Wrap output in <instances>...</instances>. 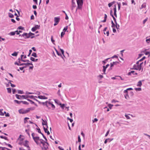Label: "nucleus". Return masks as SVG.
<instances>
[{"mask_svg":"<svg viewBox=\"0 0 150 150\" xmlns=\"http://www.w3.org/2000/svg\"><path fill=\"white\" fill-rule=\"evenodd\" d=\"M28 110L27 109L26 110H24L23 108L20 109L18 110V112L20 114H25L28 113Z\"/></svg>","mask_w":150,"mask_h":150,"instance_id":"obj_1","label":"nucleus"},{"mask_svg":"<svg viewBox=\"0 0 150 150\" xmlns=\"http://www.w3.org/2000/svg\"><path fill=\"white\" fill-rule=\"evenodd\" d=\"M40 27V25H35V26L33 27L31 29V30L33 32H35L37 29H39Z\"/></svg>","mask_w":150,"mask_h":150,"instance_id":"obj_2","label":"nucleus"},{"mask_svg":"<svg viewBox=\"0 0 150 150\" xmlns=\"http://www.w3.org/2000/svg\"><path fill=\"white\" fill-rule=\"evenodd\" d=\"M21 37H23L25 39L29 38H30L29 34L26 33H24L21 35Z\"/></svg>","mask_w":150,"mask_h":150,"instance_id":"obj_3","label":"nucleus"},{"mask_svg":"<svg viewBox=\"0 0 150 150\" xmlns=\"http://www.w3.org/2000/svg\"><path fill=\"white\" fill-rule=\"evenodd\" d=\"M117 77H118L119 78H120V79L122 80H124V79H123L122 77H121L120 76H115V77H113L111 78L112 79L114 80V79H117L119 80V78H117Z\"/></svg>","mask_w":150,"mask_h":150,"instance_id":"obj_4","label":"nucleus"},{"mask_svg":"<svg viewBox=\"0 0 150 150\" xmlns=\"http://www.w3.org/2000/svg\"><path fill=\"white\" fill-rule=\"evenodd\" d=\"M137 73L135 72V71H131L130 72H129L127 74V75L128 76H131L132 74L134 75H137Z\"/></svg>","mask_w":150,"mask_h":150,"instance_id":"obj_5","label":"nucleus"},{"mask_svg":"<svg viewBox=\"0 0 150 150\" xmlns=\"http://www.w3.org/2000/svg\"><path fill=\"white\" fill-rule=\"evenodd\" d=\"M29 142L27 140H25V143H22V145H23L24 146L26 147L27 148H29V146L28 145V143Z\"/></svg>","mask_w":150,"mask_h":150,"instance_id":"obj_6","label":"nucleus"},{"mask_svg":"<svg viewBox=\"0 0 150 150\" xmlns=\"http://www.w3.org/2000/svg\"><path fill=\"white\" fill-rule=\"evenodd\" d=\"M14 64L17 65L18 66H23L25 65L27 66V63H22L21 64H19L17 62H16L14 63Z\"/></svg>","mask_w":150,"mask_h":150,"instance_id":"obj_7","label":"nucleus"},{"mask_svg":"<svg viewBox=\"0 0 150 150\" xmlns=\"http://www.w3.org/2000/svg\"><path fill=\"white\" fill-rule=\"evenodd\" d=\"M51 104V102H49L48 101H46V106L48 109H50V106Z\"/></svg>","mask_w":150,"mask_h":150,"instance_id":"obj_8","label":"nucleus"},{"mask_svg":"<svg viewBox=\"0 0 150 150\" xmlns=\"http://www.w3.org/2000/svg\"><path fill=\"white\" fill-rule=\"evenodd\" d=\"M139 65H137L136 64H134L133 67H135V68H134V70H138L139 71H140L141 70V69L140 67H139Z\"/></svg>","mask_w":150,"mask_h":150,"instance_id":"obj_9","label":"nucleus"},{"mask_svg":"<svg viewBox=\"0 0 150 150\" xmlns=\"http://www.w3.org/2000/svg\"><path fill=\"white\" fill-rule=\"evenodd\" d=\"M38 98L41 99H47L48 98L47 97H45V96L41 95L38 96Z\"/></svg>","mask_w":150,"mask_h":150,"instance_id":"obj_10","label":"nucleus"},{"mask_svg":"<svg viewBox=\"0 0 150 150\" xmlns=\"http://www.w3.org/2000/svg\"><path fill=\"white\" fill-rule=\"evenodd\" d=\"M113 139V138L110 139V138H108L106 139L104 142V143L105 144H106L108 142H110L112 141Z\"/></svg>","mask_w":150,"mask_h":150,"instance_id":"obj_11","label":"nucleus"},{"mask_svg":"<svg viewBox=\"0 0 150 150\" xmlns=\"http://www.w3.org/2000/svg\"><path fill=\"white\" fill-rule=\"evenodd\" d=\"M60 18L59 17H55L54 18V21L56 23H59L60 20Z\"/></svg>","mask_w":150,"mask_h":150,"instance_id":"obj_12","label":"nucleus"},{"mask_svg":"<svg viewBox=\"0 0 150 150\" xmlns=\"http://www.w3.org/2000/svg\"><path fill=\"white\" fill-rule=\"evenodd\" d=\"M144 80H140L138 81V82L137 84V86L138 87H141V86L142 83V81H144Z\"/></svg>","mask_w":150,"mask_h":150,"instance_id":"obj_13","label":"nucleus"},{"mask_svg":"<svg viewBox=\"0 0 150 150\" xmlns=\"http://www.w3.org/2000/svg\"><path fill=\"white\" fill-rule=\"evenodd\" d=\"M34 141H43L42 139H40V137H34V139H33Z\"/></svg>","mask_w":150,"mask_h":150,"instance_id":"obj_14","label":"nucleus"},{"mask_svg":"<svg viewBox=\"0 0 150 150\" xmlns=\"http://www.w3.org/2000/svg\"><path fill=\"white\" fill-rule=\"evenodd\" d=\"M72 5L71 8V10H73L74 9V8L76 7L75 3L74 1V0H72Z\"/></svg>","mask_w":150,"mask_h":150,"instance_id":"obj_15","label":"nucleus"},{"mask_svg":"<svg viewBox=\"0 0 150 150\" xmlns=\"http://www.w3.org/2000/svg\"><path fill=\"white\" fill-rule=\"evenodd\" d=\"M29 34V35L30 36V38H31L32 39L35 37V36H32V35H35V34L33 33H32L30 32H29V33H28Z\"/></svg>","mask_w":150,"mask_h":150,"instance_id":"obj_16","label":"nucleus"},{"mask_svg":"<svg viewBox=\"0 0 150 150\" xmlns=\"http://www.w3.org/2000/svg\"><path fill=\"white\" fill-rule=\"evenodd\" d=\"M15 96L18 99H22V97H21V96L20 95L16 94L15 95Z\"/></svg>","mask_w":150,"mask_h":150,"instance_id":"obj_17","label":"nucleus"},{"mask_svg":"<svg viewBox=\"0 0 150 150\" xmlns=\"http://www.w3.org/2000/svg\"><path fill=\"white\" fill-rule=\"evenodd\" d=\"M115 2H116L115 1H113L111 3H109L108 4V7H110L112 5L115 3Z\"/></svg>","mask_w":150,"mask_h":150,"instance_id":"obj_18","label":"nucleus"},{"mask_svg":"<svg viewBox=\"0 0 150 150\" xmlns=\"http://www.w3.org/2000/svg\"><path fill=\"white\" fill-rule=\"evenodd\" d=\"M66 104H62L61 103H59V105H60V107L63 109H64L65 105H66Z\"/></svg>","mask_w":150,"mask_h":150,"instance_id":"obj_19","label":"nucleus"},{"mask_svg":"<svg viewBox=\"0 0 150 150\" xmlns=\"http://www.w3.org/2000/svg\"><path fill=\"white\" fill-rule=\"evenodd\" d=\"M16 11L17 12L18 14L15 13L14 14V15L16 16V17H19L20 16V12L17 9H16Z\"/></svg>","mask_w":150,"mask_h":150,"instance_id":"obj_20","label":"nucleus"},{"mask_svg":"<svg viewBox=\"0 0 150 150\" xmlns=\"http://www.w3.org/2000/svg\"><path fill=\"white\" fill-rule=\"evenodd\" d=\"M42 125H43V126L44 125H45L47 124V122L46 121H44L42 119Z\"/></svg>","mask_w":150,"mask_h":150,"instance_id":"obj_21","label":"nucleus"},{"mask_svg":"<svg viewBox=\"0 0 150 150\" xmlns=\"http://www.w3.org/2000/svg\"><path fill=\"white\" fill-rule=\"evenodd\" d=\"M18 52H14L11 55L13 56L16 57L18 54Z\"/></svg>","mask_w":150,"mask_h":150,"instance_id":"obj_22","label":"nucleus"},{"mask_svg":"<svg viewBox=\"0 0 150 150\" xmlns=\"http://www.w3.org/2000/svg\"><path fill=\"white\" fill-rule=\"evenodd\" d=\"M8 16L10 18H13L14 17V16L13 14L10 13H8Z\"/></svg>","mask_w":150,"mask_h":150,"instance_id":"obj_23","label":"nucleus"},{"mask_svg":"<svg viewBox=\"0 0 150 150\" xmlns=\"http://www.w3.org/2000/svg\"><path fill=\"white\" fill-rule=\"evenodd\" d=\"M103 74H106L105 71H106V70L107 68L105 67V66H103Z\"/></svg>","mask_w":150,"mask_h":150,"instance_id":"obj_24","label":"nucleus"},{"mask_svg":"<svg viewBox=\"0 0 150 150\" xmlns=\"http://www.w3.org/2000/svg\"><path fill=\"white\" fill-rule=\"evenodd\" d=\"M110 59V58H107L105 59L104 60L102 61V63L104 65H105L106 63V62L108 61V60Z\"/></svg>","mask_w":150,"mask_h":150,"instance_id":"obj_25","label":"nucleus"},{"mask_svg":"<svg viewBox=\"0 0 150 150\" xmlns=\"http://www.w3.org/2000/svg\"><path fill=\"white\" fill-rule=\"evenodd\" d=\"M29 119V117H25L24 119V123L25 124V123H26V122H28V121L27 120H28Z\"/></svg>","mask_w":150,"mask_h":150,"instance_id":"obj_26","label":"nucleus"},{"mask_svg":"<svg viewBox=\"0 0 150 150\" xmlns=\"http://www.w3.org/2000/svg\"><path fill=\"white\" fill-rule=\"evenodd\" d=\"M14 102L15 103L19 104H20L21 103H22V102H21L22 101H18L17 100H14Z\"/></svg>","mask_w":150,"mask_h":150,"instance_id":"obj_27","label":"nucleus"},{"mask_svg":"<svg viewBox=\"0 0 150 150\" xmlns=\"http://www.w3.org/2000/svg\"><path fill=\"white\" fill-rule=\"evenodd\" d=\"M31 56L35 57H38L37 54L35 52H33Z\"/></svg>","mask_w":150,"mask_h":150,"instance_id":"obj_28","label":"nucleus"},{"mask_svg":"<svg viewBox=\"0 0 150 150\" xmlns=\"http://www.w3.org/2000/svg\"><path fill=\"white\" fill-rule=\"evenodd\" d=\"M6 145L8 146L11 148H13V146L11 145V144H7L6 142H4V143Z\"/></svg>","mask_w":150,"mask_h":150,"instance_id":"obj_29","label":"nucleus"},{"mask_svg":"<svg viewBox=\"0 0 150 150\" xmlns=\"http://www.w3.org/2000/svg\"><path fill=\"white\" fill-rule=\"evenodd\" d=\"M0 137L1 139H3L5 140H8V139L7 138V137H6L3 136H0Z\"/></svg>","mask_w":150,"mask_h":150,"instance_id":"obj_30","label":"nucleus"},{"mask_svg":"<svg viewBox=\"0 0 150 150\" xmlns=\"http://www.w3.org/2000/svg\"><path fill=\"white\" fill-rule=\"evenodd\" d=\"M8 34L11 36H13L15 35V33L14 31H13L11 32Z\"/></svg>","mask_w":150,"mask_h":150,"instance_id":"obj_31","label":"nucleus"},{"mask_svg":"<svg viewBox=\"0 0 150 150\" xmlns=\"http://www.w3.org/2000/svg\"><path fill=\"white\" fill-rule=\"evenodd\" d=\"M35 109V108L34 107H32L27 108L29 112L30 110H33Z\"/></svg>","mask_w":150,"mask_h":150,"instance_id":"obj_32","label":"nucleus"},{"mask_svg":"<svg viewBox=\"0 0 150 150\" xmlns=\"http://www.w3.org/2000/svg\"><path fill=\"white\" fill-rule=\"evenodd\" d=\"M114 10V14L115 17H117V15L116 13L117 10L116 9H115V8H113Z\"/></svg>","mask_w":150,"mask_h":150,"instance_id":"obj_33","label":"nucleus"},{"mask_svg":"<svg viewBox=\"0 0 150 150\" xmlns=\"http://www.w3.org/2000/svg\"><path fill=\"white\" fill-rule=\"evenodd\" d=\"M28 95H22L21 96V97H22V99H27L28 98Z\"/></svg>","mask_w":150,"mask_h":150,"instance_id":"obj_34","label":"nucleus"},{"mask_svg":"<svg viewBox=\"0 0 150 150\" xmlns=\"http://www.w3.org/2000/svg\"><path fill=\"white\" fill-rule=\"evenodd\" d=\"M17 30H24V28L21 26H20L17 28Z\"/></svg>","mask_w":150,"mask_h":150,"instance_id":"obj_35","label":"nucleus"},{"mask_svg":"<svg viewBox=\"0 0 150 150\" xmlns=\"http://www.w3.org/2000/svg\"><path fill=\"white\" fill-rule=\"evenodd\" d=\"M67 29H68V26H67L64 28V29L63 30L62 32H64L65 33V32L67 31Z\"/></svg>","mask_w":150,"mask_h":150,"instance_id":"obj_36","label":"nucleus"},{"mask_svg":"<svg viewBox=\"0 0 150 150\" xmlns=\"http://www.w3.org/2000/svg\"><path fill=\"white\" fill-rule=\"evenodd\" d=\"M117 4H118V10H119L120 8V7H121V3L120 2H117Z\"/></svg>","mask_w":150,"mask_h":150,"instance_id":"obj_37","label":"nucleus"},{"mask_svg":"<svg viewBox=\"0 0 150 150\" xmlns=\"http://www.w3.org/2000/svg\"><path fill=\"white\" fill-rule=\"evenodd\" d=\"M50 105L51 106V107L52 108V110H54L55 108V106L51 102Z\"/></svg>","mask_w":150,"mask_h":150,"instance_id":"obj_38","label":"nucleus"},{"mask_svg":"<svg viewBox=\"0 0 150 150\" xmlns=\"http://www.w3.org/2000/svg\"><path fill=\"white\" fill-rule=\"evenodd\" d=\"M7 90L8 93H10L11 92V90L10 88H7Z\"/></svg>","mask_w":150,"mask_h":150,"instance_id":"obj_39","label":"nucleus"},{"mask_svg":"<svg viewBox=\"0 0 150 150\" xmlns=\"http://www.w3.org/2000/svg\"><path fill=\"white\" fill-rule=\"evenodd\" d=\"M55 50L58 56H62V54H61V53L59 52L57 50H56L55 48Z\"/></svg>","mask_w":150,"mask_h":150,"instance_id":"obj_40","label":"nucleus"},{"mask_svg":"<svg viewBox=\"0 0 150 150\" xmlns=\"http://www.w3.org/2000/svg\"><path fill=\"white\" fill-rule=\"evenodd\" d=\"M111 23L112 24L111 27L112 28H114L115 27L116 25H115V24L113 23V21L112 20L111 21Z\"/></svg>","mask_w":150,"mask_h":150,"instance_id":"obj_41","label":"nucleus"},{"mask_svg":"<svg viewBox=\"0 0 150 150\" xmlns=\"http://www.w3.org/2000/svg\"><path fill=\"white\" fill-rule=\"evenodd\" d=\"M18 93L19 94H22L24 93V92L23 91H21V90H18Z\"/></svg>","mask_w":150,"mask_h":150,"instance_id":"obj_42","label":"nucleus"},{"mask_svg":"<svg viewBox=\"0 0 150 150\" xmlns=\"http://www.w3.org/2000/svg\"><path fill=\"white\" fill-rule=\"evenodd\" d=\"M125 98L127 99H128L129 98V96L128 95V93L125 94Z\"/></svg>","mask_w":150,"mask_h":150,"instance_id":"obj_43","label":"nucleus"},{"mask_svg":"<svg viewBox=\"0 0 150 150\" xmlns=\"http://www.w3.org/2000/svg\"><path fill=\"white\" fill-rule=\"evenodd\" d=\"M145 54L146 55H149L148 57H149L150 56V52L149 51L145 52Z\"/></svg>","mask_w":150,"mask_h":150,"instance_id":"obj_44","label":"nucleus"},{"mask_svg":"<svg viewBox=\"0 0 150 150\" xmlns=\"http://www.w3.org/2000/svg\"><path fill=\"white\" fill-rule=\"evenodd\" d=\"M28 98H29L30 99H34V96H29L28 95Z\"/></svg>","mask_w":150,"mask_h":150,"instance_id":"obj_45","label":"nucleus"},{"mask_svg":"<svg viewBox=\"0 0 150 150\" xmlns=\"http://www.w3.org/2000/svg\"><path fill=\"white\" fill-rule=\"evenodd\" d=\"M148 37L146 38V42L147 43H149L150 42V38H147Z\"/></svg>","mask_w":150,"mask_h":150,"instance_id":"obj_46","label":"nucleus"},{"mask_svg":"<svg viewBox=\"0 0 150 150\" xmlns=\"http://www.w3.org/2000/svg\"><path fill=\"white\" fill-rule=\"evenodd\" d=\"M65 34V33L64 32H62L61 34V38H62L63 37L64 34Z\"/></svg>","mask_w":150,"mask_h":150,"instance_id":"obj_47","label":"nucleus"},{"mask_svg":"<svg viewBox=\"0 0 150 150\" xmlns=\"http://www.w3.org/2000/svg\"><path fill=\"white\" fill-rule=\"evenodd\" d=\"M54 101L58 105H59V103H60L59 101V100L56 99H54Z\"/></svg>","mask_w":150,"mask_h":150,"instance_id":"obj_48","label":"nucleus"},{"mask_svg":"<svg viewBox=\"0 0 150 150\" xmlns=\"http://www.w3.org/2000/svg\"><path fill=\"white\" fill-rule=\"evenodd\" d=\"M22 103L24 104H25L27 105H28L29 103L28 102L26 101H22Z\"/></svg>","mask_w":150,"mask_h":150,"instance_id":"obj_49","label":"nucleus"},{"mask_svg":"<svg viewBox=\"0 0 150 150\" xmlns=\"http://www.w3.org/2000/svg\"><path fill=\"white\" fill-rule=\"evenodd\" d=\"M146 6V5L145 3H144L141 6V8H145Z\"/></svg>","mask_w":150,"mask_h":150,"instance_id":"obj_50","label":"nucleus"},{"mask_svg":"<svg viewBox=\"0 0 150 150\" xmlns=\"http://www.w3.org/2000/svg\"><path fill=\"white\" fill-rule=\"evenodd\" d=\"M61 51V52H62V55H63V56L64 57V50L62 49H61V48H60L59 49Z\"/></svg>","mask_w":150,"mask_h":150,"instance_id":"obj_51","label":"nucleus"},{"mask_svg":"<svg viewBox=\"0 0 150 150\" xmlns=\"http://www.w3.org/2000/svg\"><path fill=\"white\" fill-rule=\"evenodd\" d=\"M134 89L136 91H140L142 90V89L141 88H135Z\"/></svg>","mask_w":150,"mask_h":150,"instance_id":"obj_52","label":"nucleus"},{"mask_svg":"<svg viewBox=\"0 0 150 150\" xmlns=\"http://www.w3.org/2000/svg\"><path fill=\"white\" fill-rule=\"evenodd\" d=\"M108 107H109L110 109H111L112 108V107L113 106V105L111 104H109L108 105Z\"/></svg>","mask_w":150,"mask_h":150,"instance_id":"obj_53","label":"nucleus"},{"mask_svg":"<svg viewBox=\"0 0 150 150\" xmlns=\"http://www.w3.org/2000/svg\"><path fill=\"white\" fill-rule=\"evenodd\" d=\"M78 142H79V144L81 142V139L80 137V136L79 135L78 136Z\"/></svg>","mask_w":150,"mask_h":150,"instance_id":"obj_54","label":"nucleus"},{"mask_svg":"<svg viewBox=\"0 0 150 150\" xmlns=\"http://www.w3.org/2000/svg\"><path fill=\"white\" fill-rule=\"evenodd\" d=\"M51 41L52 42V43L53 44H54V42H55V41L53 39V37L52 36L51 37Z\"/></svg>","mask_w":150,"mask_h":150,"instance_id":"obj_55","label":"nucleus"},{"mask_svg":"<svg viewBox=\"0 0 150 150\" xmlns=\"http://www.w3.org/2000/svg\"><path fill=\"white\" fill-rule=\"evenodd\" d=\"M26 67V66H23L21 67H19V69L21 70H23V69L24 68H25Z\"/></svg>","mask_w":150,"mask_h":150,"instance_id":"obj_56","label":"nucleus"},{"mask_svg":"<svg viewBox=\"0 0 150 150\" xmlns=\"http://www.w3.org/2000/svg\"><path fill=\"white\" fill-rule=\"evenodd\" d=\"M43 128L45 133H46V132L48 131V129L46 128L44 126H43Z\"/></svg>","mask_w":150,"mask_h":150,"instance_id":"obj_57","label":"nucleus"},{"mask_svg":"<svg viewBox=\"0 0 150 150\" xmlns=\"http://www.w3.org/2000/svg\"><path fill=\"white\" fill-rule=\"evenodd\" d=\"M21 61L24 62H29V61L28 60H23V59H21Z\"/></svg>","mask_w":150,"mask_h":150,"instance_id":"obj_58","label":"nucleus"},{"mask_svg":"<svg viewBox=\"0 0 150 150\" xmlns=\"http://www.w3.org/2000/svg\"><path fill=\"white\" fill-rule=\"evenodd\" d=\"M36 129L38 130V132L39 133L41 134L42 133V132L41 131V130H40V128H39L38 127V128H36Z\"/></svg>","mask_w":150,"mask_h":150,"instance_id":"obj_59","label":"nucleus"},{"mask_svg":"<svg viewBox=\"0 0 150 150\" xmlns=\"http://www.w3.org/2000/svg\"><path fill=\"white\" fill-rule=\"evenodd\" d=\"M144 64V63L143 62H141V63H140L139 65V67H140V68L141 69H142V65L143 64Z\"/></svg>","mask_w":150,"mask_h":150,"instance_id":"obj_60","label":"nucleus"},{"mask_svg":"<svg viewBox=\"0 0 150 150\" xmlns=\"http://www.w3.org/2000/svg\"><path fill=\"white\" fill-rule=\"evenodd\" d=\"M145 58L146 57L145 56H144L142 59L139 60V61L141 62L144 60Z\"/></svg>","mask_w":150,"mask_h":150,"instance_id":"obj_61","label":"nucleus"},{"mask_svg":"<svg viewBox=\"0 0 150 150\" xmlns=\"http://www.w3.org/2000/svg\"><path fill=\"white\" fill-rule=\"evenodd\" d=\"M32 51L31 50H29V52L28 55V57H30L31 53H32Z\"/></svg>","mask_w":150,"mask_h":150,"instance_id":"obj_62","label":"nucleus"},{"mask_svg":"<svg viewBox=\"0 0 150 150\" xmlns=\"http://www.w3.org/2000/svg\"><path fill=\"white\" fill-rule=\"evenodd\" d=\"M129 95L132 97V96L134 95V93L132 91H130V93H129Z\"/></svg>","mask_w":150,"mask_h":150,"instance_id":"obj_63","label":"nucleus"},{"mask_svg":"<svg viewBox=\"0 0 150 150\" xmlns=\"http://www.w3.org/2000/svg\"><path fill=\"white\" fill-rule=\"evenodd\" d=\"M98 77L100 78V80L103 77V76L101 75H99L98 76Z\"/></svg>","mask_w":150,"mask_h":150,"instance_id":"obj_64","label":"nucleus"}]
</instances>
